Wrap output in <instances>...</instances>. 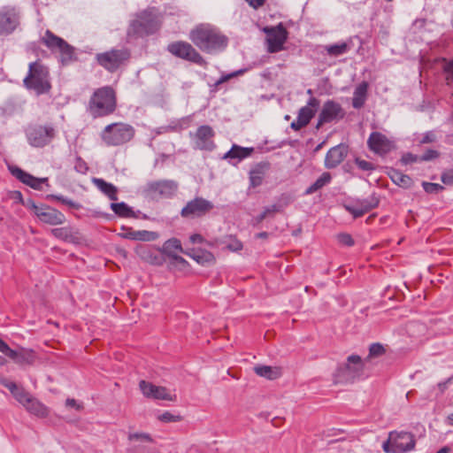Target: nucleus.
<instances>
[{"label":"nucleus","mask_w":453,"mask_h":453,"mask_svg":"<svg viewBox=\"0 0 453 453\" xmlns=\"http://www.w3.org/2000/svg\"><path fill=\"white\" fill-rule=\"evenodd\" d=\"M129 441H143L147 442H152V438L149 434L146 433H133L128 434Z\"/></svg>","instance_id":"nucleus-48"},{"label":"nucleus","mask_w":453,"mask_h":453,"mask_svg":"<svg viewBox=\"0 0 453 453\" xmlns=\"http://www.w3.org/2000/svg\"><path fill=\"white\" fill-rule=\"evenodd\" d=\"M356 203L365 211V213H366L378 206L379 199L372 195L365 199L358 200Z\"/></svg>","instance_id":"nucleus-41"},{"label":"nucleus","mask_w":453,"mask_h":453,"mask_svg":"<svg viewBox=\"0 0 453 453\" xmlns=\"http://www.w3.org/2000/svg\"><path fill=\"white\" fill-rule=\"evenodd\" d=\"M435 140H436L435 134L433 131H429V132H426V134H424V135L422 136L419 142L422 144L431 143V142H435Z\"/></svg>","instance_id":"nucleus-54"},{"label":"nucleus","mask_w":453,"mask_h":453,"mask_svg":"<svg viewBox=\"0 0 453 453\" xmlns=\"http://www.w3.org/2000/svg\"><path fill=\"white\" fill-rule=\"evenodd\" d=\"M139 388L142 395L147 398L166 401L175 400V397H173L165 387L156 386L151 382L142 380L139 383Z\"/></svg>","instance_id":"nucleus-18"},{"label":"nucleus","mask_w":453,"mask_h":453,"mask_svg":"<svg viewBox=\"0 0 453 453\" xmlns=\"http://www.w3.org/2000/svg\"><path fill=\"white\" fill-rule=\"evenodd\" d=\"M49 198L57 200V201L62 203L63 204L67 205L69 208H72V209H80L81 208V205L78 203L73 201L72 199L65 197L61 195H50V196H49Z\"/></svg>","instance_id":"nucleus-43"},{"label":"nucleus","mask_w":453,"mask_h":453,"mask_svg":"<svg viewBox=\"0 0 453 453\" xmlns=\"http://www.w3.org/2000/svg\"><path fill=\"white\" fill-rule=\"evenodd\" d=\"M65 405L70 408H74L77 411H80L82 409V405L76 402L74 399L68 398L65 402Z\"/></svg>","instance_id":"nucleus-60"},{"label":"nucleus","mask_w":453,"mask_h":453,"mask_svg":"<svg viewBox=\"0 0 453 453\" xmlns=\"http://www.w3.org/2000/svg\"><path fill=\"white\" fill-rule=\"evenodd\" d=\"M26 137L30 146L43 148L50 144L56 136L51 126L30 125L25 129Z\"/></svg>","instance_id":"nucleus-9"},{"label":"nucleus","mask_w":453,"mask_h":453,"mask_svg":"<svg viewBox=\"0 0 453 453\" xmlns=\"http://www.w3.org/2000/svg\"><path fill=\"white\" fill-rule=\"evenodd\" d=\"M319 107V100L314 96H311L307 104L303 106L297 114V117L308 125L311 119L314 117Z\"/></svg>","instance_id":"nucleus-25"},{"label":"nucleus","mask_w":453,"mask_h":453,"mask_svg":"<svg viewBox=\"0 0 453 453\" xmlns=\"http://www.w3.org/2000/svg\"><path fill=\"white\" fill-rule=\"evenodd\" d=\"M160 250H161V253L162 255H165L167 256L169 258L173 256L174 254H177V253H184L186 252V250H183L182 246H181V242L179 239L177 238H171L167 241H165L162 246V248H160Z\"/></svg>","instance_id":"nucleus-31"},{"label":"nucleus","mask_w":453,"mask_h":453,"mask_svg":"<svg viewBox=\"0 0 453 453\" xmlns=\"http://www.w3.org/2000/svg\"><path fill=\"white\" fill-rule=\"evenodd\" d=\"M170 258L173 259L177 264H180V265H186L187 264V261L182 257H180L179 255V253L174 254Z\"/></svg>","instance_id":"nucleus-63"},{"label":"nucleus","mask_w":453,"mask_h":453,"mask_svg":"<svg viewBox=\"0 0 453 453\" xmlns=\"http://www.w3.org/2000/svg\"><path fill=\"white\" fill-rule=\"evenodd\" d=\"M185 254L202 265H204L206 262L212 259V255L210 252H204L203 250H193L192 252L186 251Z\"/></svg>","instance_id":"nucleus-42"},{"label":"nucleus","mask_w":453,"mask_h":453,"mask_svg":"<svg viewBox=\"0 0 453 453\" xmlns=\"http://www.w3.org/2000/svg\"><path fill=\"white\" fill-rule=\"evenodd\" d=\"M345 112L340 104L334 100H327L324 103L319 114L316 129H319L324 124L330 123L344 117Z\"/></svg>","instance_id":"nucleus-14"},{"label":"nucleus","mask_w":453,"mask_h":453,"mask_svg":"<svg viewBox=\"0 0 453 453\" xmlns=\"http://www.w3.org/2000/svg\"><path fill=\"white\" fill-rule=\"evenodd\" d=\"M158 420L165 423L178 422L180 420V416L174 415L170 411H165L157 416Z\"/></svg>","instance_id":"nucleus-45"},{"label":"nucleus","mask_w":453,"mask_h":453,"mask_svg":"<svg viewBox=\"0 0 453 453\" xmlns=\"http://www.w3.org/2000/svg\"><path fill=\"white\" fill-rule=\"evenodd\" d=\"M190 40L202 51L215 53L227 45V37L218 27L211 24H201L191 30Z\"/></svg>","instance_id":"nucleus-1"},{"label":"nucleus","mask_w":453,"mask_h":453,"mask_svg":"<svg viewBox=\"0 0 453 453\" xmlns=\"http://www.w3.org/2000/svg\"><path fill=\"white\" fill-rule=\"evenodd\" d=\"M111 209L119 217H122V218H136L137 217L135 212L133 211V209L124 202L111 203Z\"/></svg>","instance_id":"nucleus-36"},{"label":"nucleus","mask_w":453,"mask_h":453,"mask_svg":"<svg viewBox=\"0 0 453 453\" xmlns=\"http://www.w3.org/2000/svg\"><path fill=\"white\" fill-rule=\"evenodd\" d=\"M23 84L27 89L35 91L37 95L49 92L50 84L47 67L37 61L30 63Z\"/></svg>","instance_id":"nucleus-4"},{"label":"nucleus","mask_w":453,"mask_h":453,"mask_svg":"<svg viewBox=\"0 0 453 453\" xmlns=\"http://www.w3.org/2000/svg\"><path fill=\"white\" fill-rule=\"evenodd\" d=\"M190 136L193 138L196 149L211 151L215 147L212 140L214 131L210 126L199 127L194 134L190 133Z\"/></svg>","instance_id":"nucleus-17"},{"label":"nucleus","mask_w":453,"mask_h":453,"mask_svg":"<svg viewBox=\"0 0 453 453\" xmlns=\"http://www.w3.org/2000/svg\"><path fill=\"white\" fill-rule=\"evenodd\" d=\"M161 25L159 12L155 8H148L135 16L129 25V36L143 37L155 34Z\"/></svg>","instance_id":"nucleus-2"},{"label":"nucleus","mask_w":453,"mask_h":453,"mask_svg":"<svg viewBox=\"0 0 453 453\" xmlns=\"http://www.w3.org/2000/svg\"><path fill=\"white\" fill-rule=\"evenodd\" d=\"M189 240L192 243H201L203 242V237L198 234H195L189 237Z\"/></svg>","instance_id":"nucleus-64"},{"label":"nucleus","mask_w":453,"mask_h":453,"mask_svg":"<svg viewBox=\"0 0 453 453\" xmlns=\"http://www.w3.org/2000/svg\"><path fill=\"white\" fill-rule=\"evenodd\" d=\"M129 53L126 50H111L96 55L98 64L110 72L119 68L122 62L127 59Z\"/></svg>","instance_id":"nucleus-13"},{"label":"nucleus","mask_w":453,"mask_h":453,"mask_svg":"<svg viewBox=\"0 0 453 453\" xmlns=\"http://www.w3.org/2000/svg\"><path fill=\"white\" fill-rule=\"evenodd\" d=\"M338 241L342 244L349 246V247H350V246H352L354 244V240L351 237V235L349 234H340L338 235Z\"/></svg>","instance_id":"nucleus-51"},{"label":"nucleus","mask_w":453,"mask_h":453,"mask_svg":"<svg viewBox=\"0 0 453 453\" xmlns=\"http://www.w3.org/2000/svg\"><path fill=\"white\" fill-rule=\"evenodd\" d=\"M227 248L232 251H239L242 250V243L239 240H233L227 244Z\"/></svg>","instance_id":"nucleus-56"},{"label":"nucleus","mask_w":453,"mask_h":453,"mask_svg":"<svg viewBox=\"0 0 453 453\" xmlns=\"http://www.w3.org/2000/svg\"><path fill=\"white\" fill-rule=\"evenodd\" d=\"M452 378L447 379L445 381L438 383V388L441 393H443L449 387V385L452 382Z\"/></svg>","instance_id":"nucleus-61"},{"label":"nucleus","mask_w":453,"mask_h":453,"mask_svg":"<svg viewBox=\"0 0 453 453\" xmlns=\"http://www.w3.org/2000/svg\"><path fill=\"white\" fill-rule=\"evenodd\" d=\"M246 1L250 4V6H251L252 8L258 9L265 4V0H246Z\"/></svg>","instance_id":"nucleus-62"},{"label":"nucleus","mask_w":453,"mask_h":453,"mask_svg":"<svg viewBox=\"0 0 453 453\" xmlns=\"http://www.w3.org/2000/svg\"><path fill=\"white\" fill-rule=\"evenodd\" d=\"M2 384L10 390L14 398L23 406H25L32 397L27 391L19 387L15 382L4 380Z\"/></svg>","instance_id":"nucleus-27"},{"label":"nucleus","mask_w":453,"mask_h":453,"mask_svg":"<svg viewBox=\"0 0 453 453\" xmlns=\"http://www.w3.org/2000/svg\"><path fill=\"white\" fill-rule=\"evenodd\" d=\"M353 47L351 40L328 44L324 47L325 51L330 57H339L348 53Z\"/></svg>","instance_id":"nucleus-29"},{"label":"nucleus","mask_w":453,"mask_h":453,"mask_svg":"<svg viewBox=\"0 0 453 453\" xmlns=\"http://www.w3.org/2000/svg\"><path fill=\"white\" fill-rule=\"evenodd\" d=\"M93 183L101 192L107 196L111 200L115 201L118 199V189L111 183L106 182L104 180L98 178L93 179Z\"/></svg>","instance_id":"nucleus-33"},{"label":"nucleus","mask_w":453,"mask_h":453,"mask_svg":"<svg viewBox=\"0 0 453 453\" xmlns=\"http://www.w3.org/2000/svg\"><path fill=\"white\" fill-rule=\"evenodd\" d=\"M255 372L269 380H274L279 376V371L268 365H257L254 367Z\"/></svg>","instance_id":"nucleus-39"},{"label":"nucleus","mask_w":453,"mask_h":453,"mask_svg":"<svg viewBox=\"0 0 453 453\" xmlns=\"http://www.w3.org/2000/svg\"><path fill=\"white\" fill-rule=\"evenodd\" d=\"M265 173L261 167H256L250 172V181L252 188L260 186L263 182Z\"/></svg>","instance_id":"nucleus-40"},{"label":"nucleus","mask_w":453,"mask_h":453,"mask_svg":"<svg viewBox=\"0 0 453 453\" xmlns=\"http://www.w3.org/2000/svg\"><path fill=\"white\" fill-rule=\"evenodd\" d=\"M50 233L54 237L65 242H73L78 234L77 230L71 226L52 228Z\"/></svg>","instance_id":"nucleus-32"},{"label":"nucleus","mask_w":453,"mask_h":453,"mask_svg":"<svg viewBox=\"0 0 453 453\" xmlns=\"http://www.w3.org/2000/svg\"><path fill=\"white\" fill-rule=\"evenodd\" d=\"M344 208L349 211L355 219L362 217L365 211L358 206L357 203L344 205Z\"/></svg>","instance_id":"nucleus-46"},{"label":"nucleus","mask_w":453,"mask_h":453,"mask_svg":"<svg viewBox=\"0 0 453 453\" xmlns=\"http://www.w3.org/2000/svg\"><path fill=\"white\" fill-rule=\"evenodd\" d=\"M267 32L268 51L271 53L279 52L283 49V45L287 40V31L281 26L271 28Z\"/></svg>","instance_id":"nucleus-20"},{"label":"nucleus","mask_w":453,"mask_h":453,"mask_svg":"<svg viewBox=\"0 0 453 453\" xmlns=\"http://www.w3.org/2000/svg\"><path fill=\"white\" fill-rule=\"evenodd\" d=\"M213 208L214 205L211 201L197 196L187 203L180 211V216L186 219L201 218Z\"/></svg>","instance_id":"nucleus-12"},{"label":"nucleus","mask_w":453,"mask_h":453,"mask_svg":"<svg viewBox=\"0 0 453 453\" xmlns=\"http://www.w3.org/2000/svg\"><path fill=\"white\" fill-rule=\"evenodd\" d=\"M178 183L174 180H162L149 182L146 186V191L150 195L170 198L175 195L178 190Z\"/></svg>","instance_id":"nucleus-16"},{"label":"nucleus","mask_w":453,"mask_h":453,"mask_svg":"<svg viewBox=\"0 0 453 453\" xmlns=\"http://www.w3.org/2000/svg\"><path fill=\"white\" fill-rule=\"evenodd\" d=\"M12 351V349L7 345V343L0 339V352L9 357Z\"/></svg>","instance_id":"nucleus-59"},{"label":"nucleus","mask_w":453,"mask_h":453,"mask_svg":"<svg viewBox=\"0 0 453 453\" xmlns=\"http://www.w3.org/2000/svg\"><path fill=\"white\" fill-rule=\"evenodd\" d=\"M42 41L50 50L59 52L60 60L63 65H67L76 60L75 48L61 37L54 35L51 31L47 30Z\"/></svg>","instance_id":"nucleus-7"},{"label":"nucleus","mask_w":453,"mask_h":453,"mask_svg":"<svg viewBox=\"0 0 453 453\" xmlns=\"http://www.w3.org/2000/svg\"><path fill=\"white\" fill-rule=\"evenodd\" d=\"M134 135L132 126L125 123H112L104 127L101 138L107 146H119L128 142Z\"/></svg>","instance_id":"nucleus-5"},{"label":"nucleus","mask_w":453,"mask_h":453,"mask_svg":"<svg viewBox=\"0 0 453 453\" xmlns=\"http://www.w3.org/2000/svg\"><path fill=\"white\" fill-rule=\"evenodd\" d=\"M364 366V361L359 356H349L346 363L339 365L334 374L335 383L353 382L362 376Z\"/></svg>","instance_id":"nucleus-6"},{"label":"nucleus","mask_w":453,"mask_h":453,"mask_svg":"<svg viewBox=\"0 0 453 453\" xmlns=\"http://www.w3.org/2000/svg\"><path fill=\"white\" fill-rule=\"evenodd\" d=\"M441 180L445 185L453 186V168L443 171Z\"/></svg>","instance_id":"nucleus-49"},{"label":"nucleus","mask_w":453,"mask_h":453,"mask_svg":"<svg viewBox=\"0 0 453 453\" xmlns=\"http://www.w3.org/2000/svg\"><path fill=\"white\" fill-rule=\"evenodd\" d=\"M24 407L28 412L39 418H44L49 413L47 407L33 396Z\"/></svg>","instance_id":"nucleus-34"},{"label":"nucleus","mask_w":453,"mask_h":453,"mask_svg":"<svg viewBox=\"0 0 453 453\" xmlns=\"http://www.w3.org/2000/svg\"><path fill=\"white\" fill-rule=\"evenodd\" d=\"M125 233L121 234V236L125 239L134 240V241H142V242H150L155 241L158 234L156 232L147 231V230H133L132 228H125Z\"/></svg>","instance_id":"nucleus-26"},{"label":"nucleus","mask_w":453,"mask_h":453,"mask_svg":"<svg viewBox=\"0 0 453 453\" xmlns=\"http://www.w3.org/2000/svg\"><path fill=\"white\" fill-rule=\"evenodd\" d=\"M419 161V157L416 155H413L411 153H406L402 157V162L404 165L411 164Z\"/></svg>","instance_id":"nucleus-55"},{"label":"nucleus","mask_w":453,"mask_h":453,"mask_svg":"<svg viewBox=\"0 0 453 453\" xmlns=\"http://www.w3.org/2000/svg\"><path fill=\"white\" fill-rule=\"evenodd\" d=\"M368 90V83L363 81L357 86L353 93L352 106L360 109L365 103Z\"/></svg>","instance_id":"nucleus-30"},{"label":"nucleus","mask_w":453,"mask_h":453,"mask_svg":"<svg viewBox=\"0 0 453 453\" xmlns=\"http://www.w3.org/2000/svg\"><path fill=\"white\" fill-rule=\"evenodd\" d=\"M288 204V201L286 198H281L278 203L265 207L263 212L256 218L257 223L262 222L267 216L272 213L281 211Z\"/></svg>","instance_id":"nucleus-35"},{"label":"nucleus","mask_w":453,"mask_h":453,"mask_svg":"<svg viewBox=\"0 0 453 453\" xmlns=\"http://www.w3.org/2000/svg\"><path fill=\"white\" fill-rule=\"evenodd\" d=\"M414 447V436L408 432H390L388 439L382 444L386 453H405Z\"/></svg>","instance_id":"nucleus-8"},{"label":"nucleus","mask_w":453,"mask_h":453,"mask_svg":"<svg viewBox=\"0 0 453 453\" xmlns=\"http://www.w3.org/2000/svg\"><path fill=\"white\" fill-rule=\"evenodd\" d=\"M349 148L344 143H340L331 148L325 157V167L334 169L337 167L347 157Z\"/></svg>","instance_id":"nucleus-22"},{"label":"nucleus","mask_w":453,"mask_h":453,"mask_svg":"<svg viewBox=\"0 0 453 453\" xmlns=\"http://www.w3.org/2000/svg\"><path fill=\"white\" fill-rule=\"evenodd\" d=\"M9 357L19 365H32L35 355L32 349L21 348L17 350L12 349Z\"/></svg>","instance_id":"nucleus-28"},{"label":"nucleus","mask_w":453,"mask_h":453,"mask_svg":"<svg viewBox=\"0 0 453 453\" xmlns=\"http://www.w3.org/2000/svg\"><path fill=\"white\" fill-rule=\"evenodd\" d=\"M332 176L329 173L325 172L323 173L317 180L316 181L311 184L307 189L306 194L310 195L312 193H315L319 189L322 188L326 185L329 184L331 182Z\"/></svg>","instance_id":"nucleus-37"},{"label":"nucleus","mask_w":453,"mask_h":453,"mask_svg":"<svg viewBox=\"0 0 453 453\" xmlns=\"http://www.w3.org/2000/svg\"><path fill=\"white\" fill-rule=\"evenodd\" d=\"M19 12L15 6H2L0 8V35L12 34L19 24Z\"/></svg>","instance_id":"nucleus-10"},{"label":"nucleus","mask_w":453,"mask_h":453,"mask_svg":"<svg viewBox=\"0 0 453 453\" xmlns=\"http://www.w3.org/2000/svg\"><path fill=\"white\" fill-rule=\"evenodd\" d=\"M244 73V71H243V70H239V71H237V72L232 73H230V74L226 75V76H222V77H221V78H220V79L216 82V85L221 84V83H223V82L226 81L227 80H229L230 78H233V77H234V76H236V75H238V74H242V73Z\"/></svg>","instance_id":"nucleus-57"},{"label":"nucleus","mask_w":453,"mask_h":453,"mask_svg":"<svg viewBox=\"0 0 453 453\" xmlns=\"http://www.w3.org/2000/svg\"><path fill=\"white\" fill-rule=\"evenodd\" d=\"M424 190L428 194H438L444 189L443 186L438 183L423 182Z\"/></svg>","instance_id":"nucleus-44"},{"label":"nucleus","mask_w":453,"mask_h":453,"mask_svg":"<svg viewBox=\"0 0 453 453\" xmlns=\"http://www.w3.org/2000/svg\"><path fill=\"white\" fill-rule=\"evenodd\" d=\"M254 149L253 148H247V147H241L239 145L234 144L232 148L224 155V159H229V161L233 165H236L241 160L249 157Z\"/></svg>","instance_id":"nucleus-24"},{"label":"nucleus","mask_w":453,"mask_h":453,"mask_svg":"<svg viewBox=\"0 0 453 453\" xmlns=\"http://www.w3.org/2000/svg\"><path fill=\"white\" fill-rule=\"evenodd\" d=\"M9 170L16 179L35 190H42V184L48 182V178L35 177L18 166H10Z\"/></svg>","instance_id":"nucleus-21"},{"label":"nucleus","mask_w":453,"mask_h":453,"mask_svg":"<svg viewBox=\"0 0 453 453\" xmlns=\"http://www.w3.org/2000/svg\"><path fill=\"white\" fill-rule=\"evenodd\" d=\"M367 143L370 150L379 155H385L395 148L394 142L379 132L372 133Z\"/></svg>","instance_id":"nucleus-19"},{"label":"nucleus","mask_w":453,"mask_h":453,"mask_svg":"<svg viewBox=\"0 0 453 453\" xmlns=\"http://www.w3.org/2000/svg\"><path fill=\"white\" fill-rule=\"evenodd\" d=\"M355 162L357 165L363 171H371L373 169L372 163L366 160L356 158Z\"/></svg>","instance_id":"nucleus-53"},{"label":"nucleus","mask_w":453,"mask_h":453,"mask_svg":"<svg viewBox=\"0 0 453 453\" xmlns=\"http://www.w3.org/2000/svg\"><path fill=\"white\" fill-rule=\"evenodd\" d=\"M167 50L173 56L192 61L196 64L203 62V57L187 42H174L167 46Z\"/></svg>","instance_id":"nucleus-15"},{"label":"nucleus","mask_w":453,"mask_h":453,"mask_svg":"<svg viewBox=\"0 0 453 453\" xmlns=\"http://www.w3.org/2000/svg\"><path fill=\"white\" fill-rule=\"evenodd\" d=\"M136 254L139 257L154 265H160L164 263V258L160 249L149 245H139L136 248Z\"/></svg>","instance_id":"nucleus-23"},{"label":"nucleus","mask_w":453,"mask_h":453,"mask_svg":"<svg viewBox=\"0 0 453 453\" xmlns=\"http://www.w3.org/2000/svg\"><path fill=\"white\" fill-rule=\"evenodd\" d=\"M444 72L447 74L446 79L448 83L453 82V59L444 65Z\"/></svg>","instance_id":"nucleus-52"},{"label":"nucleus","mask_w":453,"mask_h":453,"mask_svg":"<svg viewBox=\"0 0 453 453\" xmlns=\"http://www.w3.org/2000/svg\"><path fill=\"white\" fill-rule=\"evenodd\" d=\"M116 109V94L111 87L96 89L89 101V112L93 118L112 113Z\"/></svg>","instance_id":"nucleus-3"},{"label":"nucleus","mask_w":453,"mask_h":453,"mask_svg":"<svg viewBox=\"0 0 453 453\" xmlns=\"http://www.w3.org/2000/svg\"><path fill=\"white\" fill-rule=\"evenodd\" d=\"M36 217L42 222L51 226L62 225L65 222V216L61 211L48 205H36L33 201L27 204Z\"/></svg>","instance_id":"nucleus-11"},{"label":"nucleus","mask_w":453,"mask_h":453,"mask_svg":"<svg viewBox=\"0 0 453 453\" xmlns=\"http://www.w3.org/2000/svg\"><path fill=\"white\" fill-rule=\"evenodd\" d=\"M306 126L307 125L303 121H302L298 117L290 125L291 128L296 130V131H298V130H300L301 128H303V127H304Z\"/></svg>","instance_id":"nucleus-58"},{"label":"nucleus","mask_w":453,"mask_h":453,"mask_svg":"<svg viewBox=\"0 0 453 453\" xmlns=\"http://www.w3.org/2000/svg\"><path fill=\"white\" fill-rule=\"evenodd\" d=\"M389 176L392 181L400 187L408 188L411 184V179L398 170L392 169Z\"/></svg>","instance_id":"nucleus-38"},{"label":"nucleus","mask_w":453,"mask_h":453,"mask_svg":"<svg viewBox=\"0 0 453 453\" xmlns=\"http://www.w3.org/2000/svg\"><path fill=\"white\" fill-rule=\"evenodd\" d=\"M384 352L385 349L380 343H372L369 349V357H380Z\"/></svg>","instance_id":"nucleus-47"},{"label":"nucleus","mask_w":453,"mask_h":453,"mask_svg":"<svg viewBox=\"0 0 453 453\" xmlns=\"http://www.w3.org/2000/svg\"><path fill=\"white\" fill-rule=\"evenodd\" d=\"M439 157V152L435 150H427L420 157L419 161H430Z\"/></svg>","instance_id":"nucleus-50"}]
</instances>
